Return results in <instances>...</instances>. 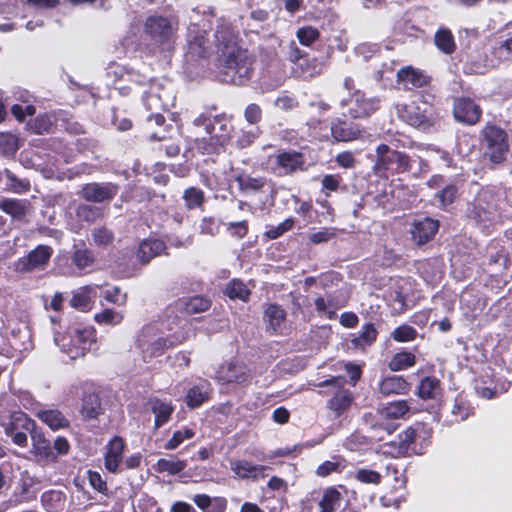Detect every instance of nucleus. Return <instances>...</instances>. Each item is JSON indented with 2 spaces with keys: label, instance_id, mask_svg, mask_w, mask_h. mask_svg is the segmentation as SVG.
Masks as SVG:
<instances>
[{
  "label": "nucleus",
  "instance_id": "obj_1",
  "mask_svg": "<svg viewBox=\"0 0 512 512\" xmlns=\"http://www.w3.org/2000/svg\"><path fill=\"white\" fill-rule=\"evenodd\" d=\"M233 32L228 24L217 26L215 38L223 45L219 56V68L222 81L243 85L252 75L253 59L247 50L232 41Z\"/></svg>",
  "mask_w": 512,
  "mask_h": 512
},
{
  "label": "nucleus",
  "instance_id": "obj_2",
  "mask_svg": "<svg viewBox=\"0 0 512 512\" xmlns=\"http://www.w3.org/2000/svg\"><path fill=\"white\" fill-rule=\"evenodd\" d=\"M345 383L346 380L343 377H332L317 385L318 387L333 386L336 389L333 396L327 401V408L335 418L348 412L355 401L353 392L344 388Z\"/></svg>",
  "mask_w": 512,
  "mask_h": 512
},
{
  "label": "nucleus",
  "instance_id": "obj_3",
  "mask_svg": "<svg viewBox=\"0 0 512 512\" xmlns=\"http://www.w3.org/2000/svg\"><path fill=\"white\" fill-rule=\"evenodd\" d=\"M52 253L53 250L50 246L38 245L27 255L18 258L13 264V269L22 274L42 271L48 265Z\"/></svg>",
  "mask_w": 512,
  "mask_h": 512
},
{
  "label": "nucleus",
  "instance_id": "obj_4",
  "mask_svg": "<svg viewBox=\"0 0 512 512\" xmlns=\"http://www.w3.org/2000/svg\"><path fill=\"white\" fill-rule=\"evenodd\" d=\"M176 30V23L159 15L149 16L144 23L145 34L152 41L159 44L170 41L174 37Z\"/></svg>",
  "mask_w": 512,
  "mask_h": 512
},
{
  "label": "nucleus",
  "instance_id": "obj_5",
  "mask_svg": "<svg viewBox=\"0 0 512 512\" xmlns=\"http://www.w3.org/2000/svg\"><path fill=\"white\" fill-rule=\"evenodd\" d=\"M66 338H62V343L55 338V343L61 347L63 352L67 353L71 358L83 356L86 351H90L95 343V331L92 328L75 329L71 336L72 346H67Z\"/></svg>",
  "mask_w": 512,
  "mask_h": 512
},
{
  "label": "nucleus",
  "instance_id": "obj_6",
  "mask_svg": "<svg viewBox=\"0 0 512 512\" xmlns=\"http://www.w3.org/2000/svg\"><path fill=\"white\" fill-rule=\"evenodd\" d=\"M151 331V328L144 329L138 339V345L143 351L144 358L158 357L162 355L166 349L181 342V340H172L166 337L152 338Z\"/></svg>",
  "mask_w": 512,
  "mask_h": 512
},
{
  "label": "nucleus",
  "instance_id": "obj_7",
  "mask_svg": "<svg viewBox=\"0 0 512 512\" xmlns=\"http://www.w3.org/2000/svg\"><path fill=\"white\" fill-rule=\"evenodd\" d=\"M483 136L491 160L503 157L508 151L507 134L503 129L495 125H486L483 129Z\"/></svg>",
  "mask_w": 512,
  "mask_h": 512
},
{
  "label": "nucleus",
  "instance_id": "obj_8",
  "mask_svg": "<svg viewBox=\"0 0 512 512\" xmlns=\"http://www.w3.org/2000/svg\"><path fill=\"white\" fill-rule=\"evenodd\" d=\"M144 105L148 110H154L155 113H152L147 118V124L149 127L154 125L161 126L165 122V118L163 115L159 113L160 110H163L168 107L169 97L168 95H160L159 88L157 86H151L149 91L145 94Z\"/></svg>",
  "mask_w": 512,
  "mask_h": 512
},
{
  "label": "nucleus",
  "instance_id": "obj_9",
  "mask_svg": "<svg viewBox=\"0 0 512 512\" xmlns=\"http://www.w3.org/2000/svg\"><path fill=\"white\" fill-rule=\"evenodd\" d=\"M342 106L348 107V115L352 118L368 117L378 108V101L375 98H367L364 93L356 91L350 99L341 102Z\"/></svg>",
  "mask_w": 512,
  "mask_h": 512
},
{
  "label": "nucleus",
  "instance_id": "obj_10",
  "mask_svg": "<svg viewBox=\"0 0 512 512\" xmlns=\"http://www.w3.org/2000/svg\"><path fill=\"white\" fill-rule=\"evenodd\" d=\"M231 126L229 121L220 116H214L213 130L210 132L209 142L202 148V154H212L217 151L230 137Z\"/></svg>",
  "mask_w": 512,
  "mask_h": 512
},
{
  "label": "nucleus",
  "instance_id": "obj_11",
  "mask_svg": "<svg viewBox=\"0 0 512 512\" xmlns=\"http://www.w3.org/2000/svg\"><path fill=\"white\" fill-rule=\"evenodd\" d=\"M214 116L200 114L190 124L189 133L202 154V148L209 142L211 130H213Z\"/></svg>",
  "mask_w": 512,
  "mask_h": 512
},
{
  "label": "nucleus",
  "instance_id": "obj_12",
  "mask_svg": "<svg viewBox=\"0 0 512 512\" xmlns=\"http://www.w3.org/2000/svg\"><path fill=\"white\" fill-rule=\"evenodd\" d=\"M481 113V108L469 98H459L454 103L453 115L458 122L474 125L479 121Z\"/></svg>",
  "mask_w": 512,
  "mask_h": 512
},
{
  "label": "nucleus",
  "instance_id": "obj_13",
  "mask_svg": "<svg viewBox=\"0 0 512 512\" xmlns=\"http://www.w3.org/2000/svg\"><path fill=\"white\" fill-rule=\"evenodd\" d=\"M439 228L438 221L432 218H424L412 224L410 233L412 240L417 245H424L431 241Z\"/></svg>",
  "mask_w": 512,
  "mask_h": 512
},
{
  "label": "nucleus",
  "instance_id": "obj_14",
  "mask_svg": "<svg viewBox=\"0 0 512 512\" xmlns=\"http://www.w3.org/2000/svg\"><path fill=\"white\" fill-rule=\"evenodd\" d=\"M208 38L204 30L198 29L195 25L189 28L187 36V53L192 57H205L208 51Z\"/></svg>",
  "mask_w": 512,
  "mask_h": 512
},
{
  "label": "nucleus",
  "instance_id": "obj_15",
  "mask_svg": "<svg viewBox=\"0 0 512 512\" xmlns=\"http://www.w3.org/2000/svg\"><path fill=\"white\" fill-rule=\"evenodd\" d=\"M117 191L111 184L89 183L83 186L81 196L90 202L100 203L111 200Z\"/></svg>",
  "mask_w": 512,
  "mask_h": 512
},
{
  "label": "nucleus",
  "instance_id": "obj_16",
  "mask_svg": "<svg viewBox=\"0 0 512 512\" xmlns=\"http://www.w3.org/2000/svg\"><path fill=\"white\" fill-rule=\"evenodd\" d=\"M125 448L124 441L120 437H114L108 444L105 454V468L112 473L119 470L122 464V456Z\"/></svg>",
  "mask_w": 512,
  "mask_h": 512
},
{
  "label": "nucleus",
  "instance_id": "obj_17",
  "mask_svg": "<svg viewBox=\"0 0 512 512\" xmlns=\"http://www.w3.org/2000/svg\"><path fill=\"white\" fill-rule=\"evenodd\" d=\"M194 504L203 512H225L227 499L225 497H211L207 494H195L192 498Z\"/></svg>",
  "mask_w": 512,
  "mask_h": 512
},
{
  "label": "nucleus",
  "instance_id": "obj_18",
  "mask_svg": "<svg viewBox=\"0 0 512 512\" xmlns=\"http://www.w3.org/2000/svg\"><path fill=\"white\" fill-rule=\"evenodd\" d=\"M33 449L35 455L45 463L57 461V454L53 450L51 442L44 437L42 433L34 432L31 434Z\"/></svg>",
  "mask_w": 512,
  "mask_h": 512
},
{
  "label": "nucleus",
  "instance_id": "obj_19",
  "mask_svg": "<svg viewBox=\"0 0 512 512\" xmlns=\"http://www.w3.org/2000/svg\"><path fill=\"white\" fill-rule=\"evenodd\" d=\"M218 379L223 383L241 384L248 380V370L243 365L229 363L221 367L218 372Z\"/></svg>",
  "mask_w": 512,
  "mask_h": 512
},
{
  "label": "nucleus",
  "instance_id": "obj_20",
  "mask_svg": "<svg viewBox=\"0 0 512 512\" xmlns=\"http://www.w3.org/2000/svg\"><path fill=\"white\" fill-rule=\"evenodd\" d=\"M331 133L337 141H351L360 135L361 128L358 124L338 119L332 124Z\"/></svg>",
  "mask_w": 512,
  "mask_h": 512
},
{
  "label": "nucleus",
  "instance_id": "obj_21",
  "mask_svg": "<svg viewBox=\"0 0 512 512\" xmlns=\"http://www.w3.org/2000/svg\"><path fill=\"white\" fill-rule=\"evenodd\" d=\"M165 248L161 240H144L139 245L136 257L142 264H147L152 258L160 255Z\"/></svg>",
  "mask_w": 512,
  "mask_h": 512
},
{
  "label": "nucleus",
  "instance_id": "obj_22",
  "mask_svg": "<svg viewBox=\"0 0 512 512\" xmlns=\"http://www.w3.org/2000/svg\"><path fill=\"white\" fill-rule=\"evenodd\" d=\"M398 80L402 82L407 88L423 87L429 83V77L422 71L416 70L412 67H405L398 71Z\"/></svg>",
  "mask_w": 512,
  "mask_h": 512
},
{
  "label": "nucleus",
  "instance_id": "obj_23",
  "mask_svg": "<svg viewBox=\"0 0 512 512\" xmlns=\"http://www.w3.org/2000/svg\"><path fill=\"white\" fill-rule=\"evenodd\" d=\"M36 416L52 430L69 426V420L57 409H40L36 412Z\"/></svg>",
  "mask_w": 512,
  "mask_h": 512
},
{
  "label": "nucleus",
  "instance_id": "obj_24",
  "mask_svg": "<svg viewBox=\"0 0 512 512\" xmlns=\"http://www.w3.org/2000/svg\"><path fill=\"white\" fill-rule=\"evenodd\" d=\"M286 318L285 311L276 304H270L264 311V322L267 329L273 332L281 331Z\"/></svg>",
  "mask_w": 512,
  "mask_h": 512
},
{
  "label": "nucleus",
  "instance_id": "obj_25",
  "mask_svg": "<svg viewBox=\"0 0 512 512\" xmlns=\"http://www.w3.org/2000/svg\"><path fill=\"white\" fill-rule=\"evenodd\" d=\"M35 422L22 411H13L8 422L5 424V433L12 434L17 430L31 431Z\"/></svg>",
  "mask_w": 512,
  "mask_h": 512
},
{
  "label": "nucleus",
  "instance_id": "obj_26",
  "mask_svg": "<svg viewBox=\"0 0 512 512\" xmlns=\"http://www.w3.org/2000/svg\"><path fill=\"white\" fill-rule=\"evenodd\" d=\"M441 391L440 380L433 376L424 377L417 387V395L423 400L436 399Z\"/></svg>",
  "mask_w": 512,
  "mask_h": 512
},
{
  "label": "nucleus",
  "instance_id": "obj_27",
  "mask_svg": "<svg viewBox=\"0 0 512 512\" xmlns=\"http://www.w3.org/2000/svg\"><path fill=\"white\" fill-rule=\"evenodd\" d=\"M409 385L401 376H391L384 378L380 385L379 391L385 396L393 394H404L408 391Z\"/></svg>",
  "mask_w": 512,
  "mask_h": 512
},
{
  "label": "nucleus",
  "instance_id": "obj_28",
  "mask_svg": "<svg viewBox=\"0 0 512 512\" xmlns=\"http://www.w3.org/2000/svg\"><path fill=\"white\" fill-rule=\"evenodd\" d=\"M210 385L203 381L190 388L186 395V403L190 408H196L209 399Z\"/></svg>",
  "mask_w": 512,
  "mask_h": 512
},
{
  "label": "nucleus",
  "instance_id": "obj_29",
  "mask_svg": "<svg viewBox=\"0 0 512 512\" xmlns=\"http://www.w3.org/2000/svg\"><path fill=\"white\" fill-rule=\"evenodd\" d=\"M341 503V494L335 488H328L324 491L319 501L320 512H335Z\"/></svg>",
  "mask_w": 512,
  "mask_h": 512
},
{
  "label": "nucleus",
  "instance_id": "obj_30",
  "mask_svg": "<svg viewBox=\"0 0 512 512\" xmlns=\"http://www.w3.org/2000/svg\"><path fill=\"white\" fill-rule=\"evenodd\" d=\"M152 412L155 414V427L159 428L168 422L173 412V407L167 402L155 400L152 403Z\"/></svg>",
  "mask_w": 512,
  "mask_h": 512
},
{
  "label": "nucleus",
  "instance_id": "obj_31",
  "mask_svg": "<svg viewBox=\"0 0 512 512\" xmlns=\"http://www.w3.org/2000/svg\"><path fill=\"white\" fill-rule=\"evenodd\" d=\"M20 147L19 138L12 133H0V153L13 157Z\"/></svg>",
  "mask_w": 512,
  "mask_h": 512
},
{
  "label": "nucleus",
  "instance_id": "obj_32",
  "mask_svg": "<svg viewBox=\"0 0 512 512\" xmlns=\"http://www.w3.org/2000/svg\"><path fill=\"white\" fill-rule=\"evenodd\" d=\"M55 125V116L50 113L39 115L30 125V129L36 134L51 133Z\"/></svg>",
  "mask_w": 512,
  "mask_h": 512
},
{
  "label": "nucleus",
  "instance_id": "obj_33",
  "mask_svg": "<svg viewBox=\"0 0 512 512\" xmlns=\"http://www.w3.org/2000/svg\"><path fill=\"white\" fill-rule=\"evenodd\" d=\"M186 467L185 461L176 460L173 457L168 459L161 458L156 463V470L158 472H167L171 475L178 474L182 472Z\"/></svg>",
  "mask_w": 512,
  "mask_h": 512
},
{
  "label": "nucleus",
  "instance_id": "obj_34",
  "mask_svg": "<svg viewBox=\"0 0 512 512\" xmlns=\"http://www.w3.org/2000/svg\"><path fill=\"white\" fill-rule=\"evenodd\" d=\"M0 209L13 218H21L26 214V205L21 200L5 199L0 202Z\"/></svg>",
  "mask_w": 512,
  "mask_h": 512
},
{
  "label": "nucleus",
  "instance_id": "obj_35",
  "mask_svg": "<svg viewBox=\"0 0 512 512\" xmlns=\"http://www.w3.org/2000/svg\"><path fill=\"white\" fill-rule=\"evenodd\" d=\"M436 46L446 54H450L455 50L454 37L450 30L440 29L435 34Z\"/></svg>",
  "mask_w": 512,
  "mask_h": 512
},
{
  "label": "nucleus",
  "instance_id": "obj_36",
  "mask_svg": "<svg viewBox=\"0 0 512 512\" xmlns=\"http://www.w3.org/2000/svg\"><path fill=\"white\" fill-rule=\"evenodd\" d=\"M101 410V402L96 394H88L83 398L82 414L89 418H96Z\"/></svg>",
  "mask_w": 512,
  "mask_h": 512
},
{
  "label": "nucleus",
  "instance_id": "obj_37",
  "mask_svg": "<svg viewBox=\"0 0 512 512\" xmlns=\"http://www.w3.org/2000/svg\"><path fill=\"white\" fill-rule=\"evenodd\" d=\"M415 364V356L411 352H400L393 356L389 362L391 371H400Z\"/></svg>",
  "mask_w": 512,
  "mask_h": 512
},
{
  "label": "nucleus",
  "instance_id": "obj_38",
  "mask_svg": "<svg viewBox=\"0 0 512 512\" xmlns=\"http://www.w3.org/2000/svg\"><path fill=\"white\" fill-rule=\"evenodd\" d=\"M94 287L85 286L75 293L70 300V305L73 308L80 310H87L90 307L91 297L90 293L94 291Z\"/></svg>",
  "mask_w": 512,
  "mask_h": 512
},
{
  "label": "nucleus",
  "instance_id": "obj_39",
  "mask_svg": "<svg viewBox=\"0 0 512 512\" xmlns=\"http://www.w3.org/2000/svg\"><path fill=\"white\" fill-rule=\"evenodd\" d=\"M225 294L231 299L237 298L246 301L248 300L250 292L243 282L234 279L226 286Z\"/></svg>",
  "mask_w": 512,
  "mask_h": 512
},
{
  "label": "nucleus",
  "instance_id": "obj_40",
  "mask_svg": "<svg viewBox=\"0 0 512 512\" xmlns=\"http://www.w3.org/2000/svg\"><path fill=\"white\" fill-rule=\"evenodd\" d=\"M77 217L86 222H94L103 216L101 208L89 204H81L76 209Z\"/></svg>",
  "mask_w": 512,
  "mask_h": 512
},
{
  "label": "nucleus",
  "instance_id": "obj_41",
  "mask_svg": "<svg viewBox=\"0 0 512 512\" xmlns=\"http://www.w3.org/2000/svg\"><path fill=\"white\" fill-rule=\"evenodd\" d=\"M408 412L409 406L407 401L399 400L391 402L387 407L383 409L382 414L387 418L398 419L403 417Z\"/></svg>",
  "mask_w": 512,
  "mask_h": 512
},
{
  "label": "nucleus",
  "instance_id": "obj_42",
  "mask_svg": "<svg viewBox=\"0 0 512 512\" xmlns=\"http://www.w3.org/2000/svg\"><path fill=\"white\" fill-rule=\"evenodd\" d=\"M230 466L231 470L241 478H249L252 472L261 470L247 460L231 461Z\"/></svg>",
  "mask_w": 512,
  "mask_h": 512
},
{
  "label": "nucleus",
  "instance_id": "obj_43",
  "mask_svg": "<svg viewBox=\"0 0 512 512\" xmlns=\"http://www.w3.org/2000/svg\"><path fill=\"white\" fill-rule=\"evenodd\" d=\"M377 330L371 323L365 324L361 331L359 332L358 337L353 339L354 345H370L376 340Z\"/></svg>",
  "mask_w": 512,
  "mask_h": 512
},
{
  "label": "nucleus",
  "instance_id": "obj_44",
  "mask_svg": "<svg viewBox=\"0 0 512 512\" xmlns=\"http://www.w3.org/2000/svg\"><path fill=\"white\" fill-rule=\"evenodd\" d=\"M210 301L202 296H195L185 302V310L189 314H196L208 310Z\"/></svg>",
  "mask_w": 512,
  "mask_h": 512
},
{
  "label": "nucleus",
  "instance_id": "obj_45",
  "mask_svg": "<svg viewBox=\"0 0 512 512\" xmlns=\"http://www.w3.org/2000/svg\"><path fill=\"white\" fill-rule=\"evenodd\" d=\"M92 239L96 245L107 247L113 243L114 233L106 227H98L92 231Z\"/></svg>",
  "mask_w": 512,
  "mask_h": 512
},
{
  "label": "nucleus",
  "instance_id": "obj_46",
  "mask_svg": "<svg viewBox=\"0 0 512 512\" xmlns=\"http://www.w3.org/2000/svg\"><path fill=\"white\" fill-rule=\"evenodd\" d=\"M183 197L189 209L201 206L204 201L203 191L195 187L186 189Z\"/></svg>",
  "mask_w": 512,
  "mask_h": 512
},
{
  "label": "nucleus",
  "instance_id": "obj_47",
  "mask_svg": "<svg viewBox=\"0 0 512 512\" xmlns=\"http://www.w3.org/2000/svg\"><path fill=\"white\" fill-rule=\"evenodd\" d=\"M416 336V329L409 325H401L392 332V337L397 342L412 341Z\"/></svg>",
  "mask_w": 512,
  "mask_h": 512
},
{
  "label": "nucleus",
  "instance_id": "obj_48",
  "mask_svg": "<svg viewBox=\"0 0 512 512\" xmlns=\"http://www.w3.org/2000/svg\"><path fill=\"white\" fill-rule=\"evenodd\" d=\"M123 315L111 309H105L101 313L95 315V321L100 324L117 325L121 323Z\"/></svg>",
  "mask_w": 512,
  "mask_h": 512
},
{
  "label": "nucleus",
  "instance_id": "obj_49",
  "mask_svg": "<svg viewBox=\"0 0 512 512\" xmlns=\"http://www.w3.org/2000/svg\"><path fill=\"white\" fill-rule=\"evenodd\" d=\"M320 36L319 31L311 26L300 28L297 31V38L304 46H309L315 42Z\"/></svg>",
  "mask_w": 512,
  "mask_h": 512
},
{
  "label": "nucleus",
  "instance_id": "obj_50",
  "mask_svg": "<svg viewBox=\"0 0 512 512\" xmlns=\"http://www.w3.org/2000/svg\"><path fill=\"white\" fill-rule=\"evenodd\" d=\"M355 479L365 484H379L382 476L380 473L369 469H359L355 473Z\"/></svg>",
  "mask_w": 512,
  "mask_h": 512
},
{
  "label": "nucleus",
  "instance_id": "obj_51",
  "mask_svg": "<svg viewBox=\"0 0 512 512\" xmlns=\"http://www.w3.org/2000/svg\"><path fill=\"white\" fill-rule=\"evenodd\" d=\"M194 436V432L191 429L175 431L172 438L166 443V449H176L185 439H190Z\"/></svg>",
  "mask_w": 512,
  "mask_h": 512
},
{
  "label": "nucleus",
  "instance_id": "obj_52",
  "mask_svg": "<svg viewBox=\"0 0 512 512\" xmlns=\"http://www.w3.org/2000/svg\"><path fill=\"white\" fill-rule=\"evenodd\" d=\"M6 177L9 180V187L16 193H23L29 190L30 183L23 179H18L11 171H5Z\"/></svg>",
  "mask_w": 512,
  "mask_h": 512
},
{
  "label": "nucleus",
  "instance_id": "obj_53",
  "mask_svg": "<svg viewBox=\"0 0 512 512\" xmlns=\"http://www.w3.org/2000/svg\"><path fill=\"white\" fill-rule=\"evenodd\" d=\"M302 162H274L271 167L273 172L278 176L290 174L300 168Z\"/></svg>",
  "mask_w": 512,
  "mask_h": 512
},
{
  "label": "nucleus",
  "instance_id": "obj_54",
  "mask_svg": "<svg viewBox=\"0 0 512 512\" xmlns=\"http://www.w3.org/2000/svg\"><path fill=\"white\" fill-rule=\"evenodd\" d=\"M92 261L91 253L87 249H77L73 254V263L79 269L88 267Z\"/></svg>",
  "mask_w": 512,
  "mask_h": 512
},
{
  "label": "nucleus",
  "instance_id": "obj_55",
  "mask_svg": "<svg viewBox=\"0 0 512 512\" xmlns=\"http://www.w3.org/2000/svg\"><path fill=\"white\" fill-rule=\"evenodd\" d=\"M379 160H403L404 156L393 150L390 146L382 144L377 147Z\"/></svg>",
  "mask_w": 512,
  "mask_h": 512
},
{
  "label": "nucleus",
  "instance_id": "obj_56",
  "mask_svg": "<svg viewBox=\"0 0 512 512\" xmlns=\"http://www.w3.org/2000/svg\"><path fill=\"white\" fill-rule=\"evenodd\" d=\"M457 194V188L453 185L445 187L437 194L442 207H446L454 202Z\"/></svg>",
  "mask_w": 512,
  "mask_h": 512
},
{
  "label": "nucleus",
  "instance_id": "obj_57",
  "mask_svg": "<svg viewBox=\"0 0 512 512\" xmlns=\"http://www.w3.org/2000/svg\"><path fill=\"white\" fill-rule=\"evenodd\" d=\"M107 301L117 304L124 305L127 300V296L125 293H121L120 288L113 287L112 289H108L104 292L103 296Z\"/></svg>",
  "mask_w": 512,
  "mask_h": 512
},
{
  "label": "nucleus",
  "instance_id": "obj_58",
  "mask_svg": "<svg viewBox=\"0 0 512 512\" xmlns=\"http://www.w3.org/2000/svg\"><path fill=\"white\" fill-rule=\"evenodd\" d=\"M335 236H336L335 229L324 228L321 231L312 233L309 236V239L314 244H320V243H325V242L329 241L330 239H332Z\"/></svg>",
  "mask_w": 512,
  "mask_h": 512
},
{
  "label": "nucleus",
  "instance_id": "obj_59",
  "mask_svg": "<svg viewBox=\"0 0 512 512\" xmlns=\"http://www.w3.org/2000/svg\"><path fill=\"white\" fill-rule=\"evenodd\" d=\"M11 112L18 121H23L26 115L31 116L35 114V107L31 104L26 105L25 107L19 104H14L11 108Z\"/></svg>",
  "mask_w": 512,
  "mask_h": 512
},
{
  "label": "nucleus",
  "instance_id": "obj_60",
  "mask_svg": "<svg viewBox=\"0 0 512 512\" xmlns=\"http://www.w3.org/2000/svg\"><path fill=\"white\" fill-rule=\"evenodd\" d=\"M339 467V461H325L317 467L316 474L319 477H326L331 473L338 471Z\"/></svg>",
  "mask_w": 512,
  "mask_h": 512
},
{
  "label": "nucleus",
  "instance_id": "obj_61",
  "mask_svg": "<svg viewBox=\"0 0 512 512\" xmlns=\"http://www.w3.org/2000/svg\"><path fill=\"white\" fill-rule=\"evenodd\" d=\"M416 439V430L412 427L407 428L399 434L401 449H408Z\"/></svg>",
  "mask_w": 512,
  "mask_h": 512
},
{
  "label": "nucleus",
  "instance_id": "obj_62",
  "mask_svg": "<svg viewBox=\"0 0 512 512\" xmlns=\"http://www.w3.org/2000/svg\"><path fill=\"white\" fill-rule=\"evenodd\" d=\"M244 115L249 124H255L261 119V109L256 104H250L245 109Z\"/></svg>",
  "mask_w": 512,
  "mask_h": 512
},
{
  "label": "nucleus",
  "instance_id": "obj_63",
  "mask_svg": "<svg viewBox=\"0 0 512 512\" xmlns=\"http://www.w3.org/2000/svg\"><path fill=\"white\" fill-rule=\"evenodd\" d=\"M228 230L232 231V234L243 238L248 232V225L246 221L230 222L227 224Z\"/></svg>",
  "mask_w": 512,
  "mask_h": 512
},
{
  "label": "nucleus",
  "instance_id": "obj_64",
  "mask_svg": "<svg viewBox=\"0 0 512 512\" xmlns=\"http://www.w3.org/2000/svg\"><path fill=\"white\" fill-rule=\"evenodd\" d=\"M53 450L58 455H65L69 452L70 444L64 437H57L53 443Z\"/></svg>",
  "mask_w": 512,
  "mask_h": 512
}]
</instances>
